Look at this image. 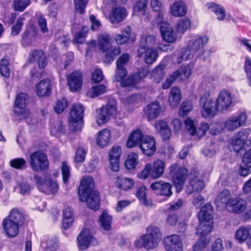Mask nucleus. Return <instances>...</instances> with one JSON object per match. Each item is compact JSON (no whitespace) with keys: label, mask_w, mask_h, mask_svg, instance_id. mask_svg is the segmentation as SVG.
Listing matches in <instances>:
<instances>
[{"label":"nucleus","mask_w":251,"mask_h":251,"mask_svg":"<svg viewBox=\"0 0 251 251\" xmlns=\"http://www.w3.org/2000/svg\"><path fill=\"white\" fill-rule=\"evenodd\" d=\"M212 212V205L206 204L201 208L198 215L200 224L197 229V234L200 239L193 245V251H202L209 243L206 236L211 231L213 227Z\"/></svg>","instance_id":"nucleus-1"},{"label":"nucleus","mask_w":251,"mask_h":251,"mask_svg":"<svg viewBox=\"0 0 251 251\" xmlns=\"http://www.w3.org/2000/svg\"><path fill=\"white\" fill-rule=\"evenodd\" d=\"M94 187L93 178L89 176H85L81 180L78 195L81 201H86L88 207L97 210L99 208L100 200L99 194L94 190Z\"/></svg>","instance_id":"nucleus-2"},{"label":"nucleus","mask_w":251,"mask_h":251,"mask_svg":"<svg viewBox=\"0 0 251 251\" xmlns=\"http://www.w3.org/2000/svg\"><path fill=\"white\" fill-rule=\"evenodd\" d=\"M165 167V161L158 159L153 162L152 165L146 164L144 169L138 174V177L142 179H146L149 176L153 179L158 178L164 174Z\"/></svg>","instance_id":"nucleus-3"},{"label":"nucleus","mask_w":251,"mask_h":251,"mask_svg":"<svg viewBox=\"0 0 251 251\" xmlns=\"http://www.w3.org/2000/svg\"><path fill=\"white\" fill-rule=\"evenodd\" d=\"M200 105L201 107V114L205 118H211L217 114L219 108L216 100L210 97V93L205 92L201 97Z\"/></svg>","instance_id":"nucleus-4"},{"label":"nucleus","mask_w":251,"mask_h":251,"mask_svg":"<svg viewBox=\"0 0 251 251\" xmlns=\"http://www.w3.org/2000/svg\"><path fill=\"white\" fill-rule=\"evenodd\" d=\"M145 240V249L149 250L156 248L162 238V234L159 228L151 226L147 228L146 233L143 235Z\"/></svg>","instance_id":"nucleus-5"},{"label":"nucleus","mask_w":251,"mask_h":251,"mask_svg":"<svg viewBox=\"0 0 251 251\" xmlns=\"http://www.w3.org/2000/svg\"><path fill=\"white\" fill-rule=\"evenodd\" d=\"M29 163L33 171L41 172L47 170L49 163L47 156L41 151H37L30 155Z\"/></svg>","instance_id":"nucleus-6"},{"label":"nucleus","mask_w":251,"mask_h":251,"mask_svg":"<svg viewBox=\"0 0 251 251\" xmlns=\"http://www.w3.org/2000/svg\"><path fill=\"white\" fill-rule=\"evenodd\" d=\"M28 102V98L26 94L22 93L17 96L15 101L14 112L20 120L30 118V112L26 106Z\"/></svg>","instance_id":"nucleus-7"},{"label":"nucleus","mask_w":251,"mask_h":251,"mask_svg":"<svg viewBox=\"0 0 251 251\" xmlns=\"http://www.w3.org/2000/svg\"><path fill=\"white\" fill-rule=\"evenodd\" d=\"M170 170L173 182L176 187V192L179 193L183 187L187 170L185 168L179 167L177 164L171 165Z\"/></svg>","instance_id":"nucleus-8"},{"label":"nucleus","mask_w":251,"mask_h":251,"mask_svg":"<svg viewBox=\"0 0 251 251\" xmlns=\"http://www.w3.org/2000/svg\"><path fill=\"white\" fill-rule=\"evenodd\" d=\"M83 112L84 108L82 105L76 104L73 105L69 118V125L73 130L78 131L82 128Z\"/></svg>","instance_id":"nucleus-9"},{"label":"nucleus","mask_w":251,"mask_h":251,"mask_svg":"<svg viewBox=\"0 0 251 251\" xmlns=\"http://www.w3.org/2000/svg\"><path fill=\"white\" fill-rule=\"evenodd\" d=\"M208 40V37L205 35L195 37L188 42V48L192 50L197 57L205 60V57L203 56L205 52L204 47Z\"/></svg>","instance_id":"nucleus-10"},{"label":"nucleus","mask_w":251,"mask_h":251,"mask_svg":"<svg viewBox=\"0 0 251 251\" xmlns=\"http://www.w3.org/2000/svg\"><path fill=\"white\" fill-rule=\"evenodd\" d=\"M98 242L89 229L84 228L77 236L76 244L79 251L87 250L91 246L97 244Z\"/></svg>","instance_id":"nucleus-11"},{"label":"nucleus","mask_w":251,"mask_h":251,"mask_svg":"<svg viewBox=\"0 0 251 251\" xmlns=\"http://www.w3.org/2000/svg\"><path fill=\"white\" fill-rule=\"evenodd\" d=\"M117 111L116 101L109 102L105 106L97 110L96 122L99 125L107 123L111 116L114 115Z\"/></svg>","instance_id":"nucleus-12"},{"label":"nucleus","mask_w":251,"mask_h":251,"mask_svg":"<svg viewBox=\"0 0 251 251\" xmlns=\"http://www.w3.org/2000/svg\"><path fill=\"white\" fill-rule=\"evenodd\" d=\"M246 120V114L241 112L228 117L224 122V126L227 130L233 131L243 126Z\"/></svg>","instance_id":"nucleus-13"},{"label":"nucleus","mask_w":251,"mask_h":251,"mask_svg":"<svg viewBox=\"0 0 251 251\" xmlns=\"http://www.w3.org/2000/svg\"><path fill=\"white\" fill-rule=\"evenodd\" d=\"M34 179L39 190L44 193L48 195L54 194L57 192L58 187L56 182L53 181L50 179L45 180V178L37 175L34 176Z\"/></svg>","instance_id":"nucleus-14"},{"label":"nucleus","mask_w":251,"mask_h":251,"mask_svg":"<svg viewBox=\"0 0 251 251\" xmlns=\"http://www.w3.org/2000/svg\"><path fill=\"white\" fill-rule=\"evenodd\" d=\"M159 24L160 31L163 39L168 43H174L177 39L176 33L172 26L164 19L162 21H155Z\"/></svg>","instance_id":"nucleus-15"},{"label":"nucleus","mask_w":251,"mask_h":251,"mask_svg":"<svg viewBox=\"0 0 251 251\" xmlns=\"http://www.w3.org/2000/svg\"><path fill=\"white\" fill-rule=\"evenodd\" d=\"M216 101L220 111H226L233 105V96L229 92L223 90L219 92Z\"/></svg>","instance_id":"nucleus-16"},{"label":"nucleus","mask_w":251,"mask_h":251,"mask_svg":"<svg viewBox=\"0 0 251 251\" xmlns=\"http://www.w3.org/2000/svg\"><path fill=\"white\" fill-rule=\"evenodd\" d=\"M156 140L153 136L145 135L139 144V148L143 154L150 156L156 151Z\"/></svg>","instance_id":"nucleus-17"},{"label":"nucleus","mask_w":251,"mask_h":251,"mask_svg":"<svg viewBox=\"0 0 251 251\" xmlns=\"http://www.w3.org/2000/svg\"><path fill=\"white\" fill-rule=\"evenodd\" d=\"M166 251H183V245L180 237L176 234L168 236L164 239Z\"/></svg>","instance_id":"nucleus-18"},{"label":"nucleus","mask_w":251,"mask_h":251,"mask_svg":"<svg viewBox=\"0 0 251 251\" xmlns=\"http://www.w3.org/2000/svg\"><path fill=\"white\" fill-rule=\"evenodd\" d=\"M127 16L126 9L122 6L113 8L111 10L108 20L112 25L118 24L124 21Z\"/></svg>","instance_id":"nucleus-19"},{"label":"nucleus","mask_w":251,"mask_h":251,"mask_svg":"<svg viewBox=\"0 0 251 251\" xmlns=\"http://www.w3.org/2000/svg\"><path fill=\"white\" fill-rule=\"evenodd\" d=\"M249 132V129H244L239 132L232 139L231 144L235 151L239 152L245 147Z\"/></svg>","instance_id":"nucleus-20"},{"label":"nucleus","mask_w":251,"mask_h":251,"mask_svg":"<svg viewBox=\"0 0 251 251\" xmlns=\"http://www.w3.org/2000/svg\"><path fill=\"white\" fill-rule=\"evenodd\" d=\"M172 187L170 183L163 181H157L151 185V188L156 194L162 195L167 198L170 197L173 194Z\"/></svg>","instance_id":"nucleus-21"},{"label":"nucleus","mask_w":251,"mask_h":251,"mask_svg":"<svg viewBox=\"0 0 251 251\" xmlns=\"http://www.w3.org/2000/svg\"><path fill=\"white\" fill-rule=\"evenodd\" d=\"M156 133L158 134L163 141L169 140L172 136V131L167 122L164 120L157 121L154 125Z\"/></svg>","instance_id":"nucleus-22"},{"label":"nucleus","mask_w":251,"mask_h":251,"mask_svg":"<svg viewBox=\"0 0 251 251\" xmlns=\"http://www.w3.org/2000/svg\"><path fill=\"white\" fill-rule=\"evenodd\" d=\"M138 56L143 57L144 62L149 65L155 62L158 57L157 50L155 48H139Z\"/></svg>","instance_id":"nucleus-23"},{"label":"nucleus","mask_w":251,"mask_h":251,"mask_svg":"<svg viewBox=\"0 0 251 251\" xmlns=\"http://www.w3.org/2000/svg\"><path fill=\"white\" fill-rule=\"evenodd\" d=\"M68 85L71 91H78L82 85V75L78 71H74L68 76Z\"/></svg>","instance_id":"nucleus-24"},{"label":"nucleus","mask_w":251,"mask_h":251,"mask_svg":"<svg viewBox=\"0 0 251 251\" xmlns=\"http://www.w3.org/2000/svg\"><path fill=\"white\" fill-rule=\"evenodd\" d=\"M235 238L240 243L247 241L249 247H251V226H242L237 229L235 233Z\"/></svg>","instance_id":"nucleus-25"},{"label":"nucleus","mask_w":251,"mask_h":251,"mask_svg":"<svg viewBox=\"0 0 251 251\" xmlns=\"http://www.w3.org/2000/svg\"><path fill=\"white\" fill-rule=\"evenodd\" d=\"M144 111L149 121L157 118L162 112V107L159 102L155 101L147 105Z\"/></svg>","instance_id":"nucleus-26"},{"label":"nucleus","mask_w":251,"mask_h":251,"mask_svg":"<svg viewBox=\"0 0 251 251\" xmlns=\"http://www.w3.org/2000/svg\"><path fill=\"white\" fill-rule=\"evenodd\" d=\"M121 153V148L120 146H113L109 153V161L111 169L117 172L119 169V158Z\"/></svg>","instance_id":"nucleus-27"},{"label":"nucleus","mask_w":251,"mask_h":251,"mask_svg":"<svg viewBox=\"0 0 251 251\" xmlns=\"http://www.w3.org/2000/svg\"><path fill=\"white\" fill-rule=\"evenodd\" d=\"M51 81L48 79L41 80L36 86V94L39 97L49 96L51 93Z\"/></svg>","instance_id":"nucleus-28"},{"label":"nucleus","mask_w":251,"mask_h":251,"mask_svg":"<svg viewBox=\"0 0 251 251\" xmlns=\"http://www.w3.org/2000/svg\"><path fill=\"white\" fill-rule=\"evenodd\" d=\"M98 45L100 50L103 52L109 51L112 48L110 34L106 32L100 34L98 38Z\"/></svg>","instance_id":"nucleus-29"},{"label":"nucleus","mask_w":251,"mask_h":251,"mask_svg":"<svg viewBox=\"0 0 251 251\" xmlns=\"http://www.w3.org/2000/svg\"><path fill=\"white\" fill-rule=\"evenodd\" d=\"M170 11L171 14L176 17H183L187 12V7L184 1L178 0L172 5Z\"/></svg>","instance_id":"nucleus-30"},{"label":"nucleus","mask_w":251,"mask_h":251,"mask_svg":"<svg viewBox=\"0 0 251 251\" xmlns=\"http://www.w3.org/2000/svg\"><path fill=\"white\" fill-rule=\"evenodd\" d=\"M143 135L141 130L138 128L132 131L130 134L126 142V147L128 148H132L139 146L140 142L143 140Z\"/></svg>","instance_id":"nucleus-31"},{"label":"nucleus","mask_w":251,"mask_h":251,"mask_svg":"<svg viewBox=\"0 0 251 251\" xmlns=\"http://www.w3.org/2000/svg\"><path fill=\"white\" fill-rule=\"evenodd\" d=\"M230 193L227 190H224L219 193L215 199V204L217 207H228L231 200Z\"/></svg>","instance_id":"nucleus-32"},{"label":"nucleus","mask_w":251,"mask_h":251,"mask_svg":"<svg viewBox=\"0 0 251 251\" xmlns=\"http://www.w3.org/2000/svg\"><path fill=\"white\" fill-rule=\"evenodd\" d=\"M2 225L5 234L9 237H14L19 233V228L20 226L14 222L4 219Z\"/></svg>","instance_id":"nucleus-33"},{"label":"nucleus","mask_w":251,"mask_h":251,"mask_svg":"<svg viewBox=\"0 0 251 251\" xmlns=\"http://www.w3.org/2000/svg\"><path fill=\"white\" fill-rule=\"evenodd\" d=\"M37 30L33 26L27 28L22 37V44L25 46L32 45L37 38Z\"/></svg>","instance_id":"nucleus-34"},{"label":"nucleus","mask_w":251,"mask_h":251,"mask_svg":"<svg viewBox=\"0 0 251 251\" xmlns=\"http://www.w3.org/2000/svg\"><path fill=\"white\" fill-rule=\"evenodd\" d=\"M29 60L30 62H37L39 68L41 69L45 68L47 64L46 56L41 50H35L31 53Z\"/></svg>","instance_id":"nucleus-35"},{"label":"nucleus","mask_w":251,"mask_h":251,"mask_svg":"<svg viewBox=\"0 0 251 251\" xmlns=\"http://www.w3.org/2000/svg\"><path fill=\"white\" fill-rule=\"evenodd\" d=\"M246 205V201L243 199L232 198L227 209L230 212L239 213L245 210Z\"/></svg>","instance_id":"nucleus-36"},{"label":"nucleus","mask_w":251,"mask_h":251,"mask_svg":"<svg viewBox=\"0 0 251 251\" xmlns=\"http://www.w3.org/2000/svg\"><path fill=\"white\" fill-rule=\"evenodd\" d=\"M131 28L126 26L122 31L121 33L118 34L114 37V40L118 45H123L126 43L131 37Z\"/></svg>","instance_id":"nucleus-37"},{"label":"nucleus","mask_w":251,"mask_h":251,"mask_svg":"<svg viewBox=\"0 0 251 251\" xmlns=\"http://www.w3.org/2000/svg\"><path fill=\"white\" fill-rule=\"evenodd\" d=\"M181 100V93L180 89L177 87H173L170 91L168 99V102L172 107H176L180 103Z\"/></svg>","instance_id":"nucleus-38"},{"label":"nucleus","mask_w":251,"mask_h":251,"mask_svg":"<svg viewBox=\"0 0 251 251\" xmlns=\"http://www.w3.org/2000/svg\"><path fill=\"white\" fill-rule=\"evenodd\" d=\"M110 139V131L107 129H103L98 132L96 138V143L99 147H104L108 144Z\"/></svg>","instance_id":"nucleus-39"},{"label":"nucleus","mask_w":251,"mask_h":251,"mask_svg":"<svg viewBox=\"0 0 251 251\" xmlns=\"http://www.w3.org/2000/svg\"><path fill=\"white\" fill-rule=\"evenodd\" d=\"M156 40L155 36L151 35L144 34L141 36L139 48H155Z\"/></svg>","instance_id":"nucleus-40"},{"label":"nucleus","mask_w":251,"mask_h":251,"mask_svg":"<svg viewBox=\"0 0 251 251\" xmlns=\"http://www.w3.org/2000/svg\"><path fill=\"white\" fill-rule=\"evenodd\" d=\"M74 221V214L72 209L69 207H66L63 210V218L62 226L64 229L70 227Z\"/></svg>","instance_id":"nucleus-41"},{"label":"nucleus","mask_w":251,"mask_h":251,"mask_svg":"<svg viewBox=\"0 0 251 251\" xmlns=\"http://www.w3.org/2000/svg\"><path fill=\"white\" fill-rule=\"evenodd\" d=\"M134 184L132 179L128 177H117L116 178V185L119 188L127 191L133 188Z\"/></svg>","instance_id":"nucleus-42"},{"label":"nucleus","mask_w":251,"mask_h":251,"mask_svg":"<svg viewBox=\"0 0 251 251\" xmlns=\"http://www.w3.org/2000/svg\"><path fill=\"white\" fill-rule=\"evenodd\" d=\"M5 219L14 222V223L19 226H21L25 220L22 213L15 208H13L10 211L9 215Z\"/></svg>","instance_id":"nucleus-43"},{"label":"nucleus","mask_w":251,"mask_h":251,"mask_svg":"<svg viewBox=\"0 0 251 251\" xmlns=\"http://www.w3.org/2000/svg\"><path fill=\"white\" fill-rule=\"evenodd\" d=\"M165 66L159 64L150 72L151 78H153L156 83H159L163 78L165 75Z\"/></svg>","instance_id":"nucleus-44"},{"label":"nucleus","mask_w":251,"mask_h":251,"mask_svg":"<svg viewBox=\"0 0 251 251\" xmlns=\"http://www.w3.org/2000/svg\"><path fill=\"white\" fill-rule=\"evenodd\" d=\"M99 221L100 226L105 231H110L111 229V223L112 218L107 211H104L101 214Z\"/></svg>","instance_id":"nucleus-45"},{"label":"nucleus","mask_w":251,"mask_h":251,"mask_svg":"<svg viewBox=\"0 0 251 251\" xmlns=\"http://www.w3.org/2000/svg\"><path fill=\"white\" fill-rule=\"evenodd\" d=\"M206 6L209 9L214 12L216 15L217 19L220 21H223L226 17L225 10L221 5L216 4L213 2H208Z\"/></svg>","instance_id":"nucleus-46"},{"label":"nucleus","mask_w":251,"mask_h":251,"mask_svg":"<svg viewBox=\"0 0 251 251\" xmlns=\"http://www.w3.org/2000/svg\"><path fill=\"white\" fill-rule=\"evenodd\" d=\"M151 5L152 9L158 13L155 21H162L164 19L163 7L160 0H151Z\"/></svg>","instance_id":"nucleus-47"},{"label":"nucleus","mask_w":251,"mask_h":251,"mask_svg":"<svg viewBox=\"0 0 251 251\" xmlns=\"http://www.w3.org/2000/svg\"><path fill=\"white\" fill-rule=\"evenodd\" d=\"M148 0H139L133 7V13L140 17H145Z\"/></svg>","instance_id":"nucleus-48"},{"label":"nucleus","mask_w":251,"mask_h":251,"mask_svg":"<svg viewBox=\"0 0 251 251\" xmlns=\"http://www.w3.org/2000/svg\"><path fill=\"white\" fill-rule=\"evenodd\" d=\"M248 155H244L243 157V165L239 170V174L243 176H247L251 173V159L248 160Z\"/></svg>","instance_id":"nucleus-49"},{"label":"nucleus","mask_w":251,"mask_h":251,"mask_svg":"<svg viewBox=\"0 0 251 251\" xmlns=\"http://www.w3.org/2000/svg\"><path fill=\"white\" fill-rule=\"evenodd\" d=\"M136 196L139 201L143 204L147 206L152 205V202L150 200H147L146 198V188L144 186L140 187L136 193Z\"/></svg>","instance_id":"nucleus-50"},{"label":"nucleus","mask_w":251,"mask_h":251,"mask_svg":"<svg viewBox=\"0 0 251 251\" xmlns=\"http://www.w3.org/2000/svg\"><path fill=\"white\" fill-rule=\"evenodd\" d=\"M138 163V155L137 153H130L125 162V166L127 169H133Z\"/></svg>","instance_id":"nucleus-51"},{"label":"nucleus","mask_w":251,"mask_h":251,"mask_svg":"<svg viewBox=\"0 0 251 251\" xmlns=\"http://www.w3.org/2000/svg\"><path fill=\"white\" fill-rule=\"evenodd\" d=\"M195 54L193 53L191 49L188 48H184L182 49L180 54L177 57V63H180L184 61H186L191 59Z\"/></svg>","instance_id":"nucleus-52"},{"label":"nucleus","mask_w":251,"mask_h":251,"mask_svg":"<svg viewBox=\"0 0 251 251\" xmlns=\"http://www.w3.org/2000/svg\"><path fill=\"white\" fill-rule=\"evenodd\" d=\"M191 21L188 19H183L179 20L176 26L177 31L178 33H183L190 27Z\"/></svg>","instance_id":"nucleus-53"},{"label":"nucleus","mask_w":251,"mask_h":251,"mask_svg":"<svg viewBox=\"0 0 251 251\" xmlns=\"http://www.w3.org/2000/svg\"><path fill=\"white\" fill-rule=\"evenodd\" d=\"M198 125V121L196 120H192L188 118L185 121V125L186 129L191 135L195 136L197 131L196 126Z\"/></svg>","instance_id":"nucleus-54"},{"label":"nucleus","mask_w":251,"mask_h":251,"mask_svg":"<svg viewBox=\"0 0 251 251\" xmlns=\"http://www.w3.org/2000/svg\"><path fill=\"white\" fill-rule=\"evenodd\" d=\"M65 128L61 121L56 122L50 127L51 134L53 136H59L64 134Z\"/></svg>","instance_id":"nucleus-55"},{"label":"nucleus","mask_w":251,"mask_h":251,"mask_svg":"<svg viewBox=\"0 0 251 251\" xmlns=\"http://www.w3.org/2000/svg\"><path fill=\"white\" fill-rule=\"evenodd\" d=\"M190 185L192 190L188 191V192L190 194L193 192H199L202 190L204 187V182L202 180L195 177L191 180Z\"/></svg>","instance_id":"nucleus-56"},{"label":"nucleus","mask_w":251,"mask_h":251,"mask_svg":"<svg viewBox=\"0 0 251 251\" xmlns=\"http://www.w3.org/2000/svg\"><path fill=\"white\" fill-rule=\"evenodd\" d=\"M9 65V60L6 58H2L0 61V73L1 75L5 77H8L10 76Z\"/></svg>","instance_id":"nucleus-57"},{"label":"nucleus","mask_w":251,"mask_h":251,"mask_svg":"<svg viewBox=\"0 0 251 251\" xmlns=\"http://www.w3.org/2000/svg\"><path fill=\"white\" fill-rule=\"evenodd\" d=\"M193 109V104L191 101H183L179 109V114L181 116H184Z\"/></svg>","instance_id":"nucleus-58"},{"label":"nucleus","mask_w":251,"mask_h":251,"mask_svg":"<svg viewBox=\"0 0 251 251\" xmlns=\"http://www.w3.org/2000/svg\"><path fill=\"white\" fill-rule=\"evenodd\" d=\"M176 71L179 72L178 77L182 80L189 78L192 74V68L189 66H182Z\"/></svg>","instance_id":"nucleus-59"},{"label":"nucleus","mask_w":251,"mask_h":251,"mask_svg":"<svg viewBox=\"0 0 251 251\" xmlns=\"http://www.w3.org/2000/svg\"><path fill=\"white\" fill-rule=\"evenodd\" d=\"M11 167L17 169H24L26 167L25 160L22 158H17L11 160L9 162Z\"/></svg>","instance_id":"nucleus-60"},{"label":"nucleus","mask_w":251,"mask_h":251,"mask_svg":"<svg viewBox=\"0 0 251 251\" xmlns=\"http://www.w3.org/2000/svg\"><path fill=\"white\" fill-rule=\"evenodd\" d=\"M179 73L178 71L173 72L163 83L162 88L164 89H167L170 87L171 85L179 77Z\"/></svg>","instance_id":"nucleus-61"},{"label":"nucleus","mask_w":251,"mask_h":251,"mask_svg":"<svg viewBox=\"0 0 251 251\" xmlns=\"http://www.w3.org/2000/svg\"><path fill=\"white\" fill-rule=\"evenodd\" d=\"M31 186L25 181H22L18 183L17 189L23 195H28L31 190Z\"/></svg>","instance_id":"nucleus-62"},{"label":"nucleus","mask_w":251,"mask_h":251,"mask_svg":"<svg viewBox=\"0 0 251 251\" xmlns=\"http://www.w3.org/2000/svg\"><path fill=\"white\" fill-rule=\"evenodd\" d=\"M106 87L104 85L100 84L93 86L90 92V96L92 98L96 97L106 92Z\"/></svg>","instance_id":"nucleus-63"},{"label":"nucleus","mask_w":251,"mask_h":251,"mask_svg":"<svg viewBox=\"0 0 251 251\" xmlns=\"http://www.w3.org/2000/svg\"><path fill=\"white\" fill-rule=\"evenodd\" d=\"M68 101L66 99L62 98L57 100L54 107V111L57 114L61 113L67 107Z\"/></svg>","instance_id":"nucleus-64"}]
</instances>
